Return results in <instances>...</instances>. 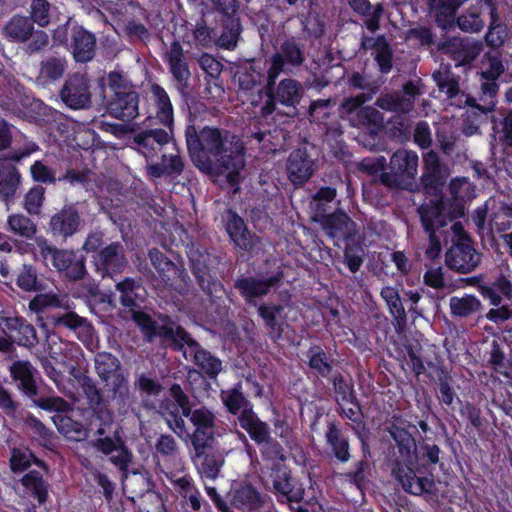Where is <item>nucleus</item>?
Wrapping results in <instances>:
<instances>
[{
  "label": "nucleus",
  "mask_w": 512,
  "mask_h": 512,
  "mask_svg": "<svg viewBox=\"0 0 512 512\" xmlns=\"http://www.w3.org/2000/svg\"><path fill=\"white\" fill-rule=\"evenodd\" d=\"M33 26L26 17H14L5 27L8 37L15 41H25L32 34Z\"/></svg>",
  "instance_id": "61"
},
{
  "label": "nucleus",
  "mask_w": 512,
  "mask_h": 512,
  "mask_svg": "<svg viewBox=\"0 0 512 512\" xmlns=\"http://www.w3.org/2000/svg\"><path fill=\"white\" fill-rule=\"evenodd\" d=\"M231 504L243 512H276L272 498L250 482H242L233 490Z\"/></svg>",
  "instance_id": "18"
},
{
  "label": "nucleus",
  "mask_w": 512,
  "mask_h": 512,
  "mask_svg": "<svg viewBox=\"0 0 512 512\" xmlns=\"http://www.w3.org/2000/svg\"><path fill=\"white\" fill-rule=\"evenodd\" d=\"M397 132H407L410 135L411 130H360L356 138L370 151L381 152L389 148V143L395 139Z\"/></svg>",
  "instance_id": "36"
},
{
  "label": "nucleus",
  "mask_w": 512,
  "mask_h": 512,
  "mask_svg": "<svg viewBox=\"0 0 512 512\" xmlns=\"http://www.w3.org/2000/svg\"><path fill=\"white\" fill-rule=\"evenodd\" d=\"M316 221L336 246H339V241L356 242L359 237L357 224L342 209L319 215Z\"/></svg>",
  "instance_id": "15"
},
{
  "label": "nucleus",
  "mask_w": 512,
  "mask_h": 512,
  "mask_svg": "<svg viewBox=\"0 0 512 512\" xmlns=\"http://www.w3.org/2000/svg\"><path fill=\"white\" fill-rule=\"evenodd\" d=\"M303 89L299 82L293 79L282 80L276 91L278 101L286 106L294 107L302 97Z\"/></svg>",
  "instance_id": "55"
},
{
  "label": "nucleus",
  "mask_w": 512,
  "mask_h": 512,
  "mask_svg": "<svg viewBox=\"0 0 512 512\" xmlns=\"http://www.w3.org/2000/svg\"><path fill=\"white\" fill-rule=\"evenodd\" d=\"M0 330L2 353H11L15 345L31 350L39 342L36 328L25 317L4 310L0 312Z\"/></svg>",
  "instance_id": "6"
},
{
  "label": "nucleus",
  "mask_w": 512,
  "mask_h": 512,
  "mask_svg": "<svg viewBox=\"0 0 512 512\" xmlns=\"http://www.w3.org/2000/svg\"><path fill=\"white\" fill-rule=\"evenodd\" d=\"M135 386L143 401H145L147 397H158L163 391V386L157 379L151 378L144 373L136 378Z\"/></svg>",
  "instance_id": "63"
},
{
  "label": "nucleus",
  "mask_w": 512,
  "mask_h": 512,
  "mask_svg": "<svg viewBox=\"0 0 512 512\" xmlns=\"http://www.w3.org/2000/svg\"><path fill=\"white\" fill-rule=\"evenodd\" d=\"M418 155L414 151L399 149L390 158L389 170L380 174V181L389 188L412 190L418 168Z\"/></svg>",
  "instance_id": "10"
},
{
  "label": "nucleus",
  "mask_w": 512,
  "mask_h": 512,
  "mask_svg": "<svg viewBox=\"0 0 512 512\" xmlns=\"http://www.w3.org/2000/svg\"><path fill=\"white\" fill-rule=\"evenodd\" d=\"M385 432L391 439L388 446L391 473L402 489L415 496L434 495L439 446L429 441L417 444L414 436L417 428L405 420L389 422Z\"/></svg>",
  "instance_id": "1"
},
{
  "label": "nucleus",
  "mask_w": 512,
  "mask_h": 512,
  "mask_svg": "<svg viewBox=\"0 0 512 512\" xmlns=\"http://www.w3.org/2000/svg\"><path fill=\"white\" fill-rule=\"evenodd\" d=\"M52 420L58 432L66 438L80 441L85 439L88 435V430L84 425L73 420L70 416L56 414L52 417Z\"/></svg>",
  "instance_id": "52"
},
{
  "label": "nucleus",
  "mask_w": 512,
  "mask_h": 512,
  "mask_svg": "<svg viewBox=\"0 0 512 512\" xmlns=\"http://www.w3.org/2000/svg\"><path fill=\"white\" fill-rule=\"evenodd\" d=\"M151 91L157 104L156 119L163 126L171 127L174 122V115L167 92L157 84L152 85Z\"/></svg>",
  "instance_id": "51"
},
{
  "label": "nucleus",
  "mask_w": 512,
  "mask_h": 512,
  "mask_svg": "<svg viewBox=\"0 0 512 512\" xmlns=\"http://www.w3.org/2000/svg\"><path fill=\"white\" fill-rule=\"evenodd\" d=\"M107 112L123 121H130L138 115V95L135 91H116L108 103Z\"/></svg>",
  "instance_id": "31"
},
{
  "label": "nucleus",
  "mask_w": 512,
  "mask_h": 512,
  "mask_svg": "<svg viewBox=\"0 0 512 512\" xmlns=\"http://www.w3.org/2000/svg\"><path fill=\"white\" fill-rule=\"evenodd\" d=\"M222 130H185L191 160L202 171H229L238 175L245 166V146L240 139L228 142Z\"/></svg>",
  "instance_id": "2"
},
{
  "label": "nucleus",
  "mask_w": 512,
  "mask_h": 512,
  "mask_svg": "<svg viewBox=\"0 0 512 512\" xmlns=\"http://www.w3.org/2000/svg\"><path fill=\"white\" fill-rule=\"evenodd\" d=\"M129 313L132 321L149 342L160 338L172 348L178 339L179 330H184V327L179 324L177 317H172L166 313H157L156 319H153L152 316L143 311L142 308H135L129 311Z\"/></svg>",
  "instance_id": "7"
},
{
  "label": "nucleus",
  "mask_w": 512,
  "mask_h": 512,
  "mask_svg": "<svg viewBox=\"0 0 512 512\" xmlns=\"http://www.w3.org/2000/svg\"><path fill=\"white\" fill-rule=\"evenodd\" d=\"M285 307L281 303L272 301L262 302L257 306L258 316L262 319L264 327L268 330V335L273 341L282 338L284 332L282 313Z\"/></svg>",
  "instance_id": "32"
},
{
  "label": "nucleus",
  "mask_w": 512,
  "mask_h": 512,
  "mask_svg": "<svg viewBox=\"0 0 512 512\" xmlns=\"http://www.w3.org/2000/svg\"><path fill=\"white\" fill-rule=\"evenodd\" d=\"M284 272L278 266L271 274L260 277L241 275L234 282V288L250 306H256L257 299L267 296L271 289L282 283Z\"/></svg>",
  "instance_id": "12"
},
{
  "label": "nucleus",
  "mask_w": 512,
  "mask_h": 512,
  "mask_svg": "<svg viewBox=\"0 0 512 512\" xmlns=\"http://www.w3.org/2000/svg\"><path fill=\"white\" fill-rule=\"evenodd\" d=\"M31 458L32 451L30 449L12 448L9 459L10 470L15 474L28 470L31 467Z\"/></svg>",
  "instance_id": "64"
},
{
  "label": "nucleus",
  "mask_w": 512,
  "mask_h": 512,
  "mask_svg": "<svg viewBox=\"0 0 512 512\" xmlns=\"http://www.w3.org/2000/svg\"><path fill=\"white\" fill-rule=\"evenodd\" d=\"M305 357L310 373L319 380H329L339 371L335 368L337 361L319 344H312L305 352Z\"/></svg>",
  "instance_id": "26"
},
{
  "label": "nucleus",
  "mask_w": 512,
  "mask_h": 512,
  "mask_svg": "<svg viewBox=\"0 0 512 512\" xmlns=\"http://www.w3.org/2000/svg\"><path fill=\"white\" fill-rule=\"evenodd\" d=\"M326 456L332 462L346 464L351 458L349 437L345 435L336 421L327 423L325 431Z\"/></svg>",
  "instance_id": "22"
},
{
  "label": "nucleus",
  "mask_w": 512,
  "mask_h": 512,
  "mask_svg": "<svg viewBox=\"0 0 512 512\" xmlns=\"http://www.w3.org/2000/svg\"><path fill=\"white\" fill-rule=\"evenodd\" d=\"M12 379L17 382L19 390L27 398L38 396V386L34 377L35 369L27 360H16L10 368Z\"/></svg>",
  "instance_id": "34"
},
{
  "label": "nucleus",
  "mask_w": 512,
  "mask_h": 512,
  "mask_svg": "<svg viewBox=\"0 0 512 512\" xmlns=\"http://www.w3.org/2000/svg\"><path fill=\"white\" fill-rule=\"evenodd\" d=\"M482 261V253L475 247L474 241L452 242L445 253V265L458 274L474 272Z\"/></svg>",
  "instance_id": "17"
},
{
  "label": "nucleus",
  "mask_w": 512,
  "mask_h": 512,
  "mask_svg": "<svg viewBox=\"0 0 512 512\" xmlns=\"http://www.w3.org/2000/svg\"><path fill=\"white\" fill-rule=\"evenodd\" d=\"M21 485L37 500L39 506L44 505L49 498V483L43 478L37 470H30L20 479Z\"/></svg>",
  "instance_id": "44"
},
{
  "label": "nucleus",
  "mask_w": 512,
  "mask_h": 512,
  "mask_svg": "<svg viewBox=\"0 0 512 512\" xmlns=\"http://www.w3.org/2000/svg\"><path fill=\"white\" fill-rule=\"evenodd\" d=\"M12 276L17 287L24 292H41L45 289V283L33 264L23 263L14 270Z\"/></svg>",
  "instance_id": "40"
},
{
  "label": "nucleus",
  "mask_w": 512,
  "mask_h": 512,
  "mask_svg": "<svg viewBox=\"0 0 512 512\" xmlns=\"http://www.w3.org/2000/svg\"><path fill=\"white\" fill-rule=\"evenodd\" d=\"M480 294L484 299H488L491 305L499 306L502 296L512 300V282L500 273L493 281L488 282L487 286L480 287Z\"/></svg>",
  "instance_id": "43"
},
{
  "label": "nucleus",
  "mask_w": 512,
  "mask_h": 512,
  "mask_svg": "<svg viewBox=\"0 0 512 512\" xmlns=\"http://www.w3.org/2000/svg\"><path fill=\"white\" fill-rule=\"evenodd\" d=\"M191 272L202 291L209 297H217L223 290V284L216 276L214 257L193 242L185 245Z\"/></svg>",
  "instance_id": "9"
},
{
  "label": "nucleus",
  "mask_w": 512,
  "mask_h": 512,
  "mask_svg": "<svg viewBox=\"0 0 512 512\" xmlns=\"http://www.w3.org/2000/svg\"><path fill=\"white\" fill-rule=\"evenodd\" d=\"M21 182L18 168L9 163H0V199L8 202L12 199Z\"/></svg>",
  "instance_id": "45"
},
{
  "label": "nucleus",
  "mask_w": 512,
  "mask_h": 512,
  "mask_svg": "<svg viewBox=\"0 0 512 512\" xmlns=\"http://www.w3.org/2000/svg\"><path fill=\"white\" fill-rule=\"evenodd\" d=\"M449 306L453 316L466 318L479 312L482 304L476 296L465 294L462 297H451Z\"/></svg>",
  "instance_id": "53"
},
{
  "label": "nucleus",
  "mask_w": 512,
  "mask_h": 512,
  "mask_svg": "<svg viewBox=\"0 0 512 512\" xmlns=\"http://www.w3.org/2000/svg\"><path fill=\"white\" fill-rule=\"evenodd\" d=\"M303 60V53L295 41H285L271 58V65L268 69V85L272 86L281 72L300 65Z\"/></svg>",
  "instance_id": "24"
},
{
  "label": "nucleus",
  "mask_w": 512,
  "mask_h": 512,
  "mask_svg": "<svg viewBox=\"0 0 512 512\" xmlns=\"http://www.w3.org/2000/svg\"><path fill=\"white\" fill-rule=\"evenodd\" d=\"M193 462L201 478L215 480L225 463L222 453L214 450L209 443H204L202 449H194Z\"/></svg>",
  "instance_id": "27"
},
{
  "label": "nucleus",
  "mask_w": 512,
  "mask_h": 512,
  "mask_svg": "<svg viewBox=\"0 0 512 512\" xmlns=\"http://www.w3.org/2000/svg\"><path fill=\"white\" fill-rule=\"evenodd\" d=\"M250 439L259 447L264 461L280 463L285 461L286 455L282 444L271 436V428L267 422L259 420L246 430Z\"/></svg>",
  "instance_id": "19"
},
{
  "label": "nucleus",
  "mask_w": 512,
  "mask_h": 512,
  "mask_svg": "<svg viewBox=\"0 0 512 512\" xmlns=\"http://www.w3.org/2000/svg\"><path fill=\"white\" fill-rule=\"evenodd\" d=\"M488 14L485 10L484 3L479 4L477 1L466 13L457 19L459 28L466 32H478L484 26L483 16Z\"/></svg>",
  "instance_id": "54"
},
{
  "label": "nucleus",
  "mask_w": 512,
  "mask_h": 512,
  "mask_svg": "<svg viewBox=\"0 0 512 512\" xmlns=\"http://www.w3.org/2000/svg\"><path fill=\"white\" fill-rule=\"evenodd\" d=\"M288 179L294 185L305 184L314 174L315 159L308 152L307 146L293 150L286 162Z\"/></svg>",
  "instance_id": "23"
},
{
  "label": "nucleus",
  "mask_w": 512,
  "mask_h": 512,
  "mask_svg": "<svg viewBox=\"0 0 512 512\" xmlns=\"http://www.w3.org/2000/svg\"><path fill=\"white\" fill-rule=\"evenodd\" d=\"M327 382L332 385L333 399L338 406L356 404L357 394L350 376L338 371Z\"/></svg>",
  "instance_id": "41"
},
{
  "label": "nucleus",
  "mask_w": 512,
  "mask_h": 512,
  "mask_svg": "<svg viewBox=\"0 0 512 512\" xmlns=\"http://www.w3.org/2000/svg\"><path fill=\"white\" fill-rule=\"evenodd\" d=\"M481 89L483 95L489 97V100H485L484 105L482 106L476 104V100L469 96L463 94L460 96L461 98H465V104L468 106L466 111L468 118L471 116L486 115L488 112H491L495 106L493 98L498 91L496 80H487L482 84Z\"/></svg>",
  "instance_id": "46"
},
{
  "label": "nucleus",
  "mask_w": 512,
  "mask_h": 512,
  "mask_svg": "<svg viewBox=\"0 0 512 512\" xmlns=\"http://www.w3.org/2000/svg\"><path fill=\"white\" fill-rule=\"evenodd\" d=\"M221 219L225 231L235 247L244 252L254 250L257 244V238L235 210L232 208L225 209L221 215Z\"/></svg>",
  "instance_id": "21"
},
{
  "label": "nucleus",
  "mask_w": 512,
  "mask_h": 512,
  "mask_svg": "<svg viewBox=\"0 0 512 512\" xmlns=\"http://www.w3.org/2000/svg\"><path fill=\"white\" fill-rule=\"evenodd\" d=\"M115 288L119 293L120 304L128 312L135 308H142L146 301L147 291L141 278L126 277L118 282Z\"/></svg>",
  "instance_id": "28"
},
{
  "label": "nucleus",
  "mask_w": 512,
  "mask_h": 512,
  "mask_svg": "<svg viewBox=\"0 0 512 512\" xmlns=\"http://www.w3.org/2000/svg\"><path fill=\"white\" fill-rule=\"evenodd\" d=\"M54 328H66L85 337H92L93 327L87 318L78 315L74 311L57 313L51 317Z\"/></svg>",
  "instance_id": "38"
},
{
  "label": "nucleus",
  "mask_w": 512,
  "mask_h": 512,
  "mask_svg": "<svg viewBox=\"0 0 512 512\" xmlns=\"http://www.w3.org/2000/svg\"><path fill=\"white\" fill-rule=\"evenodd\" d=\"M420 94V88L416 83L408 82L403 87V95L387 94L377 99V105L385 110L408 112L412 109L413 99Z\"/></svg>",
  "instance_id": "35"
},
{
  "label": "nucleus",
  "mask_w": 512,
  "mask_h": 512,
  "mask_svg": "<svg viewBox=\"0 0 512 512\" xmlns=\"http://www.w3.org/2000/svg\"><path fill=\"white\" fill-rule=\"evenodd\" d=\"M66 70V61L63 58L52 57L43 61L39 80L43 83H49L62 77Z\"/></svg>",
  "instance_id": "60"
},
{
  "label": "nucleus",
  "mask_w": 512,
  "mask_h": 512,
  "mask_svg": "<svg viewBox=\"0 0 512 512\" xmlns=\"http://www.w3.org/2000/svg\"><path fill=\"white\" fill-rule=\"evenodd\" d=\"M380 296L388 306L396 328L403 329L407 323V315L398 290L391 286H385L381 289Z\"/></svg>",
  "instance_id": "47"
},
{
  "label": "nucleus",
  "mask_w": 512,
  "mask_h": 512,
  "mask_svg": "<svg viewBox=\"0 0 512 512\" xmlns=\"http://www.w3.org/2000/svg\"><path fill=\"white\" fill-rule=\"evenodd\" d=\"M81 389L91 410L90 429L94 434L104 435L115 426L113 411L126 414L134 401L128 374H117L104 383L102 389L89 376L79 379Z\"/></svg>",
  "instance_id": "3"
},
{
  "label": "nucleus",
  "mask_w": 512,
  "mask_h": 512,
  "mask_svg": "<svg viewBox=\"0 0 512 512\" xmlns=\"http://www.w3.org/2000/svg\"><path fill=\"white\" fill-rule=\"evenodd\" d=\"M417 214L422 228L442 229L464 215V206L456 197L446 198L440 194L422 203Z\"/></svg>",
  "instance_id": "8"
},
{
  "label": "nucleus",
  "mask_w": 512,
  "mask_h": 512,
  "mask_svg": "<svg viewBox=\"0 0 512 512\" xmlns=\"http://www.w3.org/2000/svg\"><path fill=\"white\" fill-rule=\"evenodd\" d=\"M95 272L101 278H112L122 273L127 265L124 247L120 242H111L92 256Z\"/></svg>",
  "instance_id": "20"
},
{
  "label": "nucleus",
  "mask_w": 512,
  "mask_h": 512,
  "mask_svg": "<svg viewBox=\"0 0 512 512\" xmlns=\"http://www.w3.org/2000/svg\"><path fill=\"white\" fill-rule=\"evenodd\" d=\"M420 179L425 193L434 196L441 194L442 188L446 183V175L442 168L423 169Z\"/></svg>",
  "instance_id": "56"
},
{
  "label": "nucleus",
  "mask_w": 512,
  "mask_h": 512,
  "mask_svg": "<svg viewBox=\"0 0 512 512\" xmlns=\"http://www.w3.org/2000/svg\"><path fill=\"white\" fill-rule=\"evenodd\" d=\"M164 61L168 64L169 70L177 82L178 88L187 87L190 78V70L186 61L184 50L178 41L171 43L164 55Z\"/></svg>",
  "instance_id": "33"
},
{
  "label": "nucleus",
  "mask_w": 512,
  "mask_h": 512,
  "mask_svg": "<svg viewBox=\"0 0 512 512\" xmlns=\"http://www.w3.org/2000/svg\"><path fill=\"white\" fill-rule=\"evenodd\" d=\"M111 433L112 430L104 435H98L97 438L89 442V446L96 452L109 456L110 463L117 467L122 474H126L132 461V453L118 435L117 430L113 432V437L110 436ZM95 435L97 436V434Z\"/></svg>",
  "instance_id": "16"
},
{
  "label": "nucleus",
  "mask_w": 512,
  "mask_h": 512,
  "mask_svg": "<svg viewBox=\"0 0 512 512\" xmlns=\"http://www.w3.org/2000/svg\"><path fill=\"white\" fill-rule=\"evenodd\" d=\"M487 363L493 371L503 376L507 383L512 381V360L505 353L504 346L498 340H492Z\"/></svg>",
  "instance_id": "42"
},
{
  "label": "nucleus",
  "mask_w": 512,
  "mask_h": 512,
  "mask_svg": "<svg viewBox=\"0 0 512 512\" xmlns=\"http://www.w3.org/2000/svg\"><path fill=\"white\" fill-rule=\"evenodd\" d=\"M178 339L172 346L175 351H183L184 346L192 356V362L199 369L200 373L210 380L217 379L223 370L222 360L203 348L192 335L184 328L179 330Z\"/></svg>",
  "instance_id": "11"
},
{
  "label": "nucleus",
  "mask_w": 512,
  "mask_h": 512,
  "mask_svg": "<svg viewBox=\"0 0 512 512\" xmlns=\"http://www.w3.org/2000/svg\"><path fill=\"white\" fill-rule=\"evenodd\" d=\"M63 102L72 109H82L90 103L88 81L83 75L71 76L61 91Z\"/></svg>",
  "instance_id": "30"
},
{
  "label": "nucleus",
  "mask_w": 512,
  "mask_h": 512,
  "mask_svg": "<svg viewBox=\"0 0 512 512\" xmlns=\"http://www.w3.org/2000/svg\"><path fill=\"white\" fill-rule=\"evenodd\" d=\"M148 257L152 266L156 269L159 277L165 284L173 285L175 280L181 278L184 271L159 249H150L148 251Z\"/></svg>",
  "instance_id": "37"
},
{
  "label": "nucleus",
  "mask_w": 512,
  "mask_h": 512,
  "mask_svg": "<svg viewBox=\"0 0 512 512\" xmlns=\"http://www.w3.org/2000/svg\"><path fill=\"white\" fill-rule=\"evenodd\" d=\"M188 418L195 427L191 436L192 446L197 450L202 449L204 443H209L213 440L216 416L213 411L202 406L194 410L191 409Z\"/></svg>",
  "instance_id": "25"
},
{
  "label": "nucleus",
  "mask_w": 512,
  "mask_h": 512,
  "mask_svg": "<svg viewBox=\"0 0 512 512\" xmlns=\"http://www.w3.org/2000/svg\"><path fill=\"white\" fill-rule=\"evenodd\" d=\"M95 38L82 28H78L73 34V55L78 62H87L94 55Z\"/></svg>",
  "instance_id": "50"
},
{
  "label": "nucleus",
  "mask_w": 512,
  "mask_h": 512,
  "mask_svg": "<svg viewBox=\"0 0 512 512\" xmlns=\"http://www.w3.org/2000/svg\"><path fill=\"white\" fill-rule=\"evenodd\" d=\"M83 223L84 220L78 205L76 203L64 204L61 209L50 216L47 231L55 240L66 242L81 230Z\"/></svg>",
  "instance_id": "14"
},
{
  "label": "nucleus",
  "mask_w": 512,
  "mask_h": 512,
  "mask_svg": "<svg viewBox=\"0 0 512 512\" xmlns=\"http://www.w3.org/2000/svg\"><path fill=\"white\" fill-rule=\"evenodd\" d=\"M220 398L227 412L237 415L238 424L244 431L260 420L253 403L244 395L241 382L230 389L222 390Z\"/></svg>",
  "instance_id": "13"
},
{
  "label": "nucleus",
  "mask_w": 512,
  "mask_h": 512,
  "mask_svg": "<svg viewBox=\"0 0 512 512\" xmlns=\"http://www.w3.org/2000/svg\"><path fill=\"white\" fill-rule=\"evenodd\" d=\"M173 138V130H141L134 136L133 144L135 149L145 158H152L157 155L162 147Z\"/></svg>",
  "instance_id": "29"
},
{
  "label": "nucleus",
  "mask_w": 512,
  "mask_h": 512,
  "mask_svg": "<svg viewBox=\"0 0 512 512\" xmlns=\"http://www.w3.org/2000/svg\"><path fill=\"white\" fill-rule=\"evenodd\" d=\"M36 244L43 261L50 262L61 277L69 281H78L86 275V259L83 255L74 250L58 248L44 237L38 238Z\"/></svg>",
  "instance_id": "5"
},
{
  "label": "nucleus",
  "mask_w": 512,
  "mask_h": 512,
  "mask_svg": "<svg viewBox=\"0 0 512 512\" xmlns=\"http://www.w3.org/2000/svg\"><path fill=\"white\" fill-rule=\"evenodd\" d=\"M479 4L484 3L485 10L490 16V24L486 33V42L492 47H500L504 44L508 32L505 24L498 19L497 9L494 0H477Z\"/></svg>",
  "instance_id": "39"
},
{
  "label": "nucleus",
  "mask_w": 512,
  "mask_h": 512,
  "mask_svg": "<svg viewBox=\"0 0 512 512\" xmlns=\"http://www.w3.org/2000/svg\"><path fill=\"white\" fill-rule=\"evenodd\" d=\"M7 224L11 232L22 238L32 239L37 232L36 224L23 214L10 215Z\"/></svg>",
  "instance_id": "58"
},
{
  "label": "nucleus",
  "mask_w": 512,
  "mask_h": 512,
  "mask_svg": "<svg viewBox=\"0 0 512 512\" xmlns=\"http://www.w3.org/2000/svg\"><path fill=\"white\" fill-rule=\"evenodd\" d=\"M364 249L358 237L356 242H346L343 251V263L350 272L356 273L360 270L364 261Z\"/></svg>",
  "instance_id": "59"
},
{
  "label": "nucleus",
  "mask_w": 512,
  "mask_h": 512,
  "mask_svg": "<svg viewBox=\"0 0 512 512\" xmlns=\"http://www.w3.org/2000/svg\"><path fill=\"white\" fill-rule=\"evenodd\" d=\"M370 471L369 460L360 459L354 463L351 470L344 473V478L357 489L363 490L369 482Z\"/></svg>",
  "instance_id": "57"
},
{
  "label": "nucleus",
  "mask_w": 512,
  "mask_h": 512,
  "mask_svg": "<svg viewBox=\"0 0 512 512\" xmlns=\"http://www.w3.org/2000/svg\"><path fill=\"white\" fill-rule=\"evenodd\" d=\"M452 376L445 380L436 382V398L442 406L454 408L456 401H460L457 393L452 385Z\"/></svg>",
  "instance_id": "62"
},
{
  "label": "nucleus",
  "mask_w": 512,
  "mask_h": 512,
  "mask_svg": "<svg viewBox=\"0 0 512 512\" xmlns=\"http://www.w3.org/2000/svg\"><path fill=\"white\" fill-rule=\"evenodd\" d=\"M252 137L260 143L268 142L263 145V148L269 152L276 153L289 148L287 143V139L290 137L289 130H257Z\"/></svg>",
  "instance_id": "49"
},
{
  "label": "nucleus",
  "mask_w": 512,
  "mask_h": 512,
  "mask_svg": "<svg viewBox=\"0 0 512 512\" xmlns=\"http://www.w3.org/2000/svg\"><path fill=\"white\" fill-rule=\"evenodd\" d=\"M265 487L280 505L292 507V504L301 503L305 497L304 483L286 464H272Z\"/></svg>",
  "instance_id": "4"
},
{
  "label": "nucleus",
  "mask_w": 512,
  "mask_h": 512,
  "mask_svg": "<svg viewBox=\"0 0 512 512\" xmlns=\"http://www.w3.org/2000/svg\"><path fill=\"white\" fill-rule=\"evenodd\" d=\"M94 363L96 373L104 383H108V380L115 378L117 374L126 373L119 359L110 352L97 353L94 357Z\"/></svg>",
  "instance_id": "48"
}]
</instances>
